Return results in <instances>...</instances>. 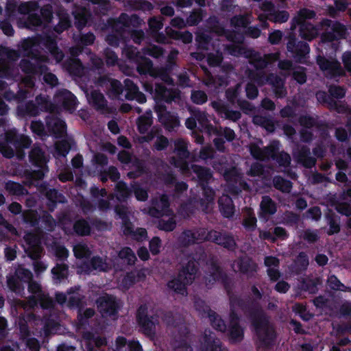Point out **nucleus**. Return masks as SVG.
<instances>
[{
	"instance_id": "4c0bfd02",
	"label": "nucleus",
	"mask_w": 351,
	"mask_h": 351,
	"mask_svg": "<svg viewBox=\"0 0 351 351\" xmlns=\"http://www.w3.org/2000/svg\"><path fill=\"white\" fill-rule=\"evenodd\" d=\"M167 34L170 38L182 41L185 45L190 44L192 42L193 35L188 30L182 32L180 30L167 29Z\"/></svg>"
},
{
	"instance_id": "e433bc0d",
	"label": "nucleus",
	"mask_w": 351,
	"mask_h": 351,
	"mask_svg": "<svg viewBox=\"0 0 351 351\" xmlns=\"http://www.w3.org/2000/svg\"><path fill=\"white\" fill-rule=\"evenodd\" d=\"M53 280L56 283H60L67 279L69 276V266L64 263H56V266L51 269Z\"/></svg>"
},
{
	"instance_id": "7ed1b4c3",
	"label": "nucleus",
	"mask_w": 351,
	"mask_h": 351,
	"mask_svg": "<svg viewBox=\"0 0 351 351\" xmlns=\"http://www.w3.org/2000/svg\"><path fill=\"white\" fill-rule=\"evenodd\" d=\"M29 161L37 169L24 170L25 184L29 186H37L38 182L43 179L45 173L49 171L47 166L49 159L46 153L39 146L34 145L29 153Z\"/></svg>"
},
{
	"instance_id": "f704fd0d",
	"label": "nucleus",
	"mask_w": 351,
	"mask_h": 351,
	"mask_svg": "<svg viewBox=\"0 0 351 351\" xmlns=\"http://www.w3.org/2000/svg\"><path fill=\"white\" fill-rule=\"evenodd\" d=\"M84 337L88 341L86 348L88 351H97L94 347L99 349L106 345V339L101 336H96L91 332H86L84 335Z\"/></svg>"
},
{
	"instance_id": "72a5a7b5",
	"label": "nucleus",
	"mask_w": 351,
	"mask_h": 351,
	"mask_svg": "<svg viewBox=\"0 0 351 351\" xmlns=\"http://www.w3.org/2000/svg\"><path fill=\"white\" fill-rule=\"evenodd\" d=\"M90 103L97 110L108 111L107 101L104 94L99 90H93L90 93Z\"/></svg>"
},
{
	"instance_id": "7c9ffc66",
	"label": "nucleus",
	"mask_w": 351,
	"mask_h": 351,
	"mask_svg": "<svg viewBox=\"0 0 351 351\" xmlns=\"http://www.w3.org/2000/svg\"><path fill=\"white\" fill-rule=\"evenodd\" d=\"M26 242L29 247L26 250V253L32 259L37 261L40 258L43 249L38 239L33 236L27 237Z\"/></svg>"
},
{
	"instance_id": "f257e3e1",
	"label": "nucleus",
	"mask_w": 351,
	"mask_h": 351,
	"mask_svg": "<svg viewBox=\"0 0 351 351\" xmlns=\"http://www.w3.org/2000/svg\"><path fill=\"white\" fill-rule=\"evenodd\" d=\"M251 293L254 296V301H250L245 304L241 303L240 306L250 315V321L261 346L271 348L276 339V332L270 323L269 316L260 304V301L263 300V293L255 285H252Z\"/></svg>"
},
{
	"instance_id": "f3484780",
	"label": "nucleus",
	"mask_w": 351,
	"mask_h": 351,
	"mask_svg": "<svg viewBox=\"0 0 351 351\" xmlns=\"http://www.w3.org/2000/svg\"><path fill=\"white\" fill-rule=\"evenodd\" d=\"M195 309L199 313L202 318L208 317L215 330L219 331V319H218L216 312L210 308L205 301L202 299L195 300Z\"/></svg>"
},
{
	"instance_id": "f8f14e48",
	"label": "nucleus",
	"mask_w": 351,
	"mask_h": 351,
	"mask_svg": "<svg viewBox=\"0 0 351 351\" xmlns=\"http://www.w3.org/2000/svg\"><path fill=\"white\" fill-rule=\"evenodd\" d=\"M223 178L228 183V191L234 195H239L242 189L249 187L247 183L242 179V177L236 168L226 170L223 173Z\"/></svg>"
},
{
	"instance_id": "13d9d810",
	"label": "nucleus",
	"mask_w": 351,
	"mask_h": 351,
	"mask_svg": "<svg viewBox=\"0 0 351 351\" xmlns=\"http://www.w3.org/2000/svg\"><path fill=\"white\" fill-rule=\"evenodd\" d=\"M13 64L6 59H0V77L10 79L14 75Z\"/></svg>"
},
{
	"instance_id": "37998d69",
	"label": "nucleus",
	"mask_w": 351,
	"mask_h": 351,
	"mask_svg": "<svg viewBox=\"0 0 351 351\" xmlns=\"http://www.w3.org/2000/svg\"><path fill=\"white\" fill-rule=\"evenodd\" d=\"M300 36L304 40L311 41L317 36V29L312 23L298 25Z\"/></svg>"
},
{
	"instance_id": "58836bf2",
	"label": "nucleus",
	"mask_w": 351,
	"mask_h": 351,
	"mask_svg": "<svg viewBox=\"0 0 351 351\" xmlns=\"http://www.w3.org/2000/svg\"><path fill=\"white\" fill-rule=\"evenodd\" d=\"M152 124L153 120L151 111L140 116L136 120L137 130L141 134H146Z\"/></svg>"
},
{
	"instance_id": "49530a36",
	"label": "nucleus",
	"mask_w": 351,
	"mask_h": 351,
	"mask_svg": "<svg viewBox=\"0 0 351 351\" xmlns=\"http://www.w3.org/2000/svg\"><path fill=\"white\" fill-rule=\"evenodd\" d=\"M134 63L136 64V70L140 75H147L152 71V60L143 55Z\"/></svg>"
},
{
	"instance_id": "cd10ccee",
	"label": "nucleus",
	"mask_w": 351,
	"mask_h": 351,
	"mask_svg": "<svg viewBox=\"0 0 351 351\" xmlns=\"http://www.w3.org/2000/svg\"><path fill=\"white\" fill-rule=\"evenodd\" d=\"M84 267L88 271L93 270L106 271L108 268L106 258L99 255L92 256L89 261L84 263Z\"/></svg>"
},
{
	"instance_id": "c9c22d12",
	"label": "nucleus",
	"mask_w": 351,
	"mask_h": 351,
	"mask_svg": "<svg viewBox=\"0 0 351 351\" xmlns=\"http://www.w3.org/2000/svg\"><path fill=\"white\" fill-rule=\"evenodd\" d=\"M4 189L10 195L23 196L28 193L27 189L25 186L12 180L5 182Z\"/></svg>"
},
{
	"instance_id": "5fc2aeb1",
	"label": "nucleus",
	"mask_w": 351,
	"mask_h": 351,
	"mask_svg": "<svg viewBox=\"0 0 351 351\" xmlns=\"http://www.w3.org/2000/svg\"><path fill=\"white\" fill-rule=\"evenodd\" d=\"M122 55L129 62L134 63L142 56L137 47L130 45H125L122 49Z\"/></svg>"
},
{
	"instance_id": "2f4dec72",
	"label": "nucleus",
	"mask_w": 351,
	"mask_h": 351,
	"mask_svg": "<svg viewBox=\"0 0 351 351\" xmlns=\"http://www.w3.org/2000/svg\"><path fill=\"white\" fill-rule=\"evenodd\" d=\"M153 207L150 208L151 214L153 216L162 215V213L166 211L170 206L168 195L166 194L160 195L158 199L153 202Z\"/></svg>"
},
{
	"instance_id": "aec40b11",
	"label": "nucleus",
	"mask_w": 351,
	"mask_h": 351,
	"mask_svg": "<svg viewBox=\"0 0 351 351\" xmlns=\"http://www.w3.org/2000/svg\"><path fill=\"white\" fill-rule=\"evenodd\" d=\"M19 66L23 73L30 75H41L49 69L46 64L34 63L28 59L21 60Z\"/></svg>"
},
{
	"instance_id": "052dcab7",
	"label": "nucleus",
	"mask_w": 351,
	"mask_h": 351,
	"mask_svg": "<svg viewBox=\"0 0 351 351\" xmlns=\"http://www.w3.org/2000/svg\"><path fill=\"white\" fill-rule=\"evenodd\" d=\"M22 218L26 224H28L34 228H36L38 226L40 220L38 213L33 210H27L23 212Z\"/></svg>"
},
{
	"instance_id": "603ef678",
	"label": "nucleus",
	"mask_w": 351,
	"mask_h": 351,
	"mask_svg": "<svg viewBox=\"0 0 351 351\" xmlns=\"http://www.w3.org/2000/svg\"><path fill=\"white\" fill-rule=\"evenodd\" d=\"M35 101V104L39 108V112L40 111L51 112L55 110V104L52 103L46 96L38 95L36 97Z\"/></svg>"
},
{
	"instance_id": "1a4fd4ad",
	"label": "nucleus",
	"mask_w": 351,
	"mask_h": 351,
	"mask_svg": "<svg viewBox=\"0 0 351 351\" xmlns=\"http://www.w3.org/2000/svg\"><path fill=\"white\" fill-rule=\"evenodd\" d=\"M136 322L141 332L147 337H152L156 333L157 317L148 315V306L146 304H141L136 311Z\"/></svg>"
},
{
	"instance_id": "dca6fc26",
	"label": "nucleus",
	"mask_w": 351,
	"mask_h": 351,
	"mask_svg": "<svg viewBox=\"0 0 351 351\" xmlns=\"http://www.w3.org/2000/svg\"><path fill=\"white\" fill-rule=\"evenodd\" d=\"M154 110L157 114L158 121L167 129H173L179 125V119L167 110L166 105L154 106Z\"/></svg>"
},
{
	"instance_id": "0e129e2a",
	"label": "nucleus",
	"mask_w": 351,
	"mask_h": 351,
	"mask_svg": "<svg viewBox=\"0 0 351 351\" xmlns=\"http://www.w3.org/2000/svg\"><path fill=\"white\" fill-rule=\"evenodd\" d=\"M308 266V256L306 252L302 251L299 252L296 258H295V271L301 273L304 271Z\"/></svg>"
},
{
	"instance_id": "bf43d9fd",
	"label": "nucleus",
	"mask_w": 351,
	"mask_h": 351,
	"mask_svg": "<svg viewBox=\"0 0 351 351\" xmlns=\"http://www.w3.org/2000/svg\"><path fill=\"white\" fill-rule=\"evenodd\" d=\"M251 21L246 14H236L230 19V25L236 29L238 28H243L244 29L247 27Z\"/></svg>"
},
{
	"instance_id": "6ab92c4d",
	"label": "nucleus",
	"mask_w": 351,
	"mask_h": 351,
	"mask_svg": "<svg viewBox=\"0 0 351 351\" xmlns=\"http://www.w3.org/2000/svg\"><path fill=\"white\" fill-rule=\"evenodd\" d=\"M99 82L101 86H106L107 95L111 99L118 98L123 93V86L119 80L101 77L99 79Z\"/></svg>"
},
{
	"instance_id": "9d476101",
	"label": "nucleus",
	"mask_w": 351,
	"mask_h": 351,
	"mask_svg": "<svg viewBox=\"0 0 351 351\" xmlns=\"http://www.w3.org/2000/svg\"><path fill=\"white\" fill-rule=\"evenodd\" d=\"M287 38V49L290 56L297 62H303L310 51L308 44L299 40L293 32H289Z\"/></svg>"
},
{
	"instance_id": "5701e85b",
	"label": "nucleus",
	"mask_w": 351,
	"mask_h": 351,
	"mask_svg": "<svg viewBox=\"0 0 351 351\" xmlns=\"http://www.w3.org/2000/svg\"><path fill=\"white\" fill-rule=\"evenodd\" d=\"M252 49L243 46V44H226L223 45V53L236 58L250 57Z\"/></svg>"
},
{
	"instance_id": "c756f323",
	"label": "nucleus",
	"mask_w": 351,
	"mask_h": 351,
	"mask_svg": "<svg viewBox=\"0 0 351 351\" xmlns=\"http://www.w3.org/2000/svg\"><path fill=\"white\" fill-rule=\"evenodd\" d=\"M316 98L319 103L328 107V109L335 110L338 112H341L342 106L332 98L329 93L319 91L316 93Z\"/></svg>"
},
{
	"instance_id": "6e6552de",
	"label": "nucleus",
	"mask_w": 351,
	"mask_h": 351,
	"mask_svg": "<svg viewBox=\"0 0 351 351\" xmlns=\"http://www.w3.org/2000/svg\"><path fill=\"white\" fill-rule=\"evenodd\" d=\"M322 27L329 28L322 32L321 40L323 43H332L344 38L347 34V27L337 21L324 19L320 22Z\"/></svg>"
},
{
	"instance_id": "a19ab883",
	"label": "nucleus",
	"mask_w": 351,
	"mask_h": 351,
	"mask_svg": "<svg viewBox=\"0 0 351 351\" xmlns=\"http://www.w3.org/2000/svg\"><path fill=\"white\" fill-rule=\"evenodd\" d=\"M73 232L78 237H87L91 232V228L87 220L81 218L76 219L73 225Z\"/></svg>"
},
{
	"instance_id": "ddd939ff",
	"label": "nucleus",
	"mask_w": 351,
	"mask_h": 351,
	"mask_svg": "<svg viewBox=\"0 0 351 351\" xmlns=\"http://www.w3.org/2000/svg\"><path fill=\"white\" fill-rule=\"evenodd\" d=\"M317 64L325 75L330 78L339 77L343 75L340 62L337 59H328L323 56L317 57Z\"/></svg>"
},
{
	"instance_id": "412c9836",
	"label": "nucleus",
	"mask_w": 351,
	"mask_h": 351,
	"mask_svg": "<svg viewBox=\"0 0 351 351\" xmlns=\"http://www.w3.org/2000/svg\"><path fill=\"white\" fill-rule=\"evenodd\" d=\"M276 210L277 206L270 196H263L262 201L260 203L259 219L267 221L270 216L274 215L276 213Z\"/></svg>"
},
{
	"instance_id": "20e7f679",
	"label": "nucleus",
	"mask_w": 351,
	"mask_h": 351,
	"mask_svg": "<svg viewBox=\"0 0 351 351\" xmlns=\"http://www.w3.org/2000/svg\"><path fill=\"white\" fill-rule=\"evenodd\" d=\"M32 140L24 134H20L16 129L12 128L5 132L4 141L0 143V152L3 156L10 158L15 151L20 156H24L23 150L31 146Z\"/></svg>"
},
{
	"instance_id": "bb28decb",
	"label": "nucleus",
	"mask_w": 351,
	"mask_h": 351,
	"mask_svg": "<svg viewBox=\"0 0 351 351\" xmlns=\"http://www.w3.org/2000/svg\"><path fill=\"white\" fill-rule=\"evenodd\" d=\"M316 16V12L314 10L307 8L301 9L298 14V16L291 19V30H294L298 27V25L302 23H310L307 22V19H313Z\"/></svg>"
},
{
	"instance_id": "a878e982",
	"label": "nucleus",
	"mask_w": 351,
	"mask_h": 351,
	"mask_svg": "<svg viewBox=\"0 0 351 351\" xmlns=\"http://www.w3.org/2000/svg\"><path fill=\"white\" fill-rule=\"evenodd\" d=\"M17 114L22 118L36 117L39 114V108L33 101L20 104L16 108Z\"/></svg>"
},
{
	"instance_id": "09e8293b",
	"label": "nucleus",
	"mask_w": 351,
	"mask_h": 351,
	"mask_svg": "<svg viewBox=\"0 0 351 351\" xmlns=\"http://www.w3.org/2000/svg\"><path fill=\"white\" fill-rule=\"evenodd\" d=\"M35 47L36 40L32 38L24 40L22 43L24 56L32 59H36L38 56V51L35 49Z\"/></svg>"
},
{
	"instance_id": "c03bdc74",
	"label": "nucleus",
	"mask_w": 351,
	"mask_h": 351,
	"mask_svg": "<svg viewBox=\"0 0 351 351\" xmlns=\"http://www.w3.org/2000/svg\"><path fill=\"white\" fill-rule=\"evenodd\" d=\"M252 53L250 57L245 58L249 59L250 64L256 70H263L268 65V61L266 58L261 56L260 53L252 49Z\"/></svg>"
},
{
	"instance_id": "2eb2a0df",
	"label": "nucleus",
	"mask_w": 351,
	"mask_h": 351,
	"mask_svg": "<svg viewBox=\"0 0 351 351\" xmlns=\"http://www.w3.org/2000/svg\"><path fill=\"white\" fill-rule=\"evenodd\" d=\"M45 126H47V134L55 138L64 137L66 134V123L64 121L54 116L45 117Z\"/></svg>"
},
{
	"instance_id": "e2e57ef3",
	"label": "nucleus",
	"mask_w": 351,
	"mask_h": 351,
	"mask_svg": "<svg viewBox=\"0 0 351 351\" xmlns=\"http://www.w3.org/2000/svg\"><path fill=\"white\" fill-rule=\"evenodd\" d=\"M206 14L202 8L195 9L186 18V24L189 26H196L202 21Z\"/></svg>"
},
{
	"instance_id": "4468645a",
	"label": "nucleus",
	"mask_w": 351,
	"mask_h": 351,
	"mask_svg": "<svg viewBox=\"0 0 351 351\" xmlns=\"http://www.w3.org/2000/svg\"><path fill=\"white\" fill-rule=\"evenodd\" d=\"M53 99L56 105L62 109L72 112L76 108V97L66 89H62L56 92Z\"/></svg>"
},
{
	"instance_id": "864d4df0",
	"label": "nucleus",
	"mask_w": 351,
	"mask_h": 351,
	"mask_svg": "<svg viewBox=\"0 0 351 351\" xmlns=\"http://www.w3.org/2000/svg\"><path fill=\"white\" fill-rule=\"evenodd\" d=\"M197 240V234L191 230H184L181 235L178 237V243L184 247H187L194 244Z\"/></svg>"
},
{
	"instance_id": "79ce46f5",
	"label": "nucleus",
	"mask_w": 351,
	"mask_h": 351,
	"mask_svg": "<svg viewBox=\"0 0 351 351\" xmlns=\"http://www.w3.org/2000/svg\"><path fill=\"white\" fill-rule=\"evenodd\" d=\"M192 169L193 172L197 174L199 186L208 185L212 177L210 169L199 165H193Z\"/></svg>"
},
{
	"instance_id": "338daca9",
	"label": "nucleus",
	"mask_w": 351,
	"mask_h": 351,
	"mask_svg": "<svg viewBox=\"0 0 351 351\" xmlns=\"http://www.w3.org/2000/svg\"><path fill=\"white\" fill-rule=\"evenodd\" d=\"M38 8L39 5L36 1L22 2L19 5L18 12L27 16L33 12H36Z\"/></svg>"
},
{
	"instance_id": "4d7b16f0",
	"label": "nucleus",
	"mask_w": 351,
	"mask_h": 351,
	"mask_svg": "<svg viewBox=\"0 0 351 351\" xmlns=\"http://www.w3.org/2000/svg\"><path fill=\"white\" fill-rule=\"evenodd\" d=\"M273 186L283 193H289L292 189V182L281 176H275L273 178Z\"/></svg>"
},
{
	"instance_id": "423d86ee",
	"label": "nucleus",
	"mask_w": 351,
	"mask_h": 351,
	"mask_svg": "<svg viewBox=\"0 0 351 351\" xmlns=\"http://www.w3.org/2000/svg\"><path fill=\"white\" fill-rule=\"evenodd\" d=\"M145 92L150 93L155 102L154 106L170 104L176 98L180 97V92L176 89L167 88L162 83L149 84L144 85Z\"/></svg>"
},
{
	"instance_id": "ea45409f",
	"label": "nucleus",
	"mask_w": 351,
	"mask_h": 351,
	"mask_svg": "<svg viewBox=\"0 0 351 351\" xmlns=\"http://www.w3.org/2000/svg\"><path fill=\"white\" fill-rule=\"evenodd\" d=\"M95 315V311L92 308H87L82 311V310L77 311V328L85 329L89 324L88 319L93 317Z\"/></svg>"
},
{
	"instance_id": "473e14b6",
	"label": "nucleus",
	"mask_w": 351,
	"mask_h": 351,
	"mask_svg": "<svg viewBox=\"0 0 351 351\" xmlns=\"http://www.w3.org/2000/svg\"><path fill=\"white\" fill-rule=\"evenodd\" d=\"M235 213V206L232 199L228 195L221 196V215L226 219H232Z\"/></svg>"
},
{
	"instance_id": "de8ad7c7",
	"label": "nucleus",
	"mask_w": 351,
	"mask_h": 351,
	"mask_svg": "<svg viewBox=\"0 0 351 351\" xmlns=\"http://www.w3.org/2000/svg\"><path fill=\"white\" fill-rule=\"evenodd\" d=\"M93 5V12L97 16H106L111 9V4L109 0H97Z\"/></svg>"
},
{
	"instance_id": "6e6d98bb",
	"label": "nucleus",
	"mask_w": 351,
	"mask_h": 351,
	"mask_svg": "<svg viewBox=\"0 0 351 351\" xmlns=\"http://www.w3.org/2000/svg\"><path fill=\"white\" fill-rule=\"evenodd\" d=\"M191 116L194 117L197 122L204 130H209L211 125L208 120L207 114L205 111H202L199 108H193L191 110Z\"/></svg>"
},
{
	"instance_id": "a211bd4d",
	"label": "nucleus",
	"mask_w": 351,
	"mask_h": 351,
	"mask_svg": "<svg viewBox=\"0 0 351 351\" xmlns=\"http://www.w3.org/2000/svg\"><path fill=\"white\" fill-rule=\"evenodd\" d=\"M293 156L299 164L307 169L315 165L316 159L311 156L310 149L306 145H302L293 150Z\"/></svg>"
},
{
	"instance_id": "a18cd8bd",
	"label": "nucleus",
	"mask_w": 351,
	"mask_h": 351,
	"mask_svg": "<svg viewBox=\"0 0 351 351\" xmlns=\"http://www.w3.org/2000/svg\"><path fill=\"white\" fill-rule=\"evenodd\" d=\"M326 219L328 221L329 229L326 230V234L335 235L340 232V218L335 213H328L326 215Z\"/></svg>"
},
{
	"instance_id": "9b49d317",
	"label": "nucleus",
	"mask_w": 351,
	"mask_h": 351,
	"mask_svg": "<svg viewBox=\"0 0 351 351\" xmlns=\"http://www.w3.org/2000/svg\"><path fill=\"white\" fill-rule=\"evenodd\" d=\"M98 310L104 317H117L121 308V302L116 296L104 294L96 300Z\"/></svg>"
},
{
	"instance_id": "c85d7f7f",
	"label": "nucleus",
	"mask_w": 351,
	"mask_h": 351,
	"mask_svg": "<svg viewBox=\"0 0 351 351\" xmlns=\"http://www.w3.org/2000/svg\"><path fill=\"white\" fill-rule=\"evenodd\" d=\"M73 14L75 28L82 30L86 26L90 13L85 8H78L75 9Z\"/></svg>"
},
{
	"instance_id": "0eeeda50",
	"label": "nucleus",
	"mask_w": 351,
	"mask_h": 351,
	"mask_svg": "<svg viewBox=\"0 0 351 351\" xmlns=\"http://www.w3.org/2000/svg\"><path fill=\"white\" fill-rule=\"evenodd\" d=\"M105 27L109 31L106 36L108 45L118 47L120 43L125 42L126 34H128L127 27L125 23L120 19V15L117 18H108Z\"/></svg>"
},
{
	"instance_id": "8fccbe9b",
	"label": "nucleus",
	"mask_w": 351,
	"mask_h": 351,
	"mask_svg": "<svg viewBox=\"0 0 351 351\" xmlns=\"http://www.w3.org/2000/svg\"><path fill=\"white\" fill-rule=\"evenodd\" d=\"M24 26L29 29H37L38 28L45 27L41 21L40 16L36 12L29 14L27 16L24 21Z\"/></svg>"
},
{
	"instance_id": "39448f33",
	"label": "nucleus",
	"mask_w": 351,
	"mask_h": 351,
	"mask_svg": "<svg viewBox=\"0 0 351 351\" xmlns=\"http://www.w3.org/2000/svg\"><path fill=\"white\" fill-rule=\"evenodd\" d=\"M198 270L199 263L193 258H190L178 271V275L167 282L168 289L177 294L186 295V285L193 283Z\"/></svg>"
},
{
	"instance_id": "4be33fe9",
	"label": "nucleus",
	"mask_w": 351,
	"mask_h": 351,
	"mask_svg": "<svg viewBox=\"0 0 351 351\" xmlns=\"http://www.w3.org/2000/svg\"><path fill=\"white\" fill-rule=\"evenodd\" d=\"M125 87L127 90L125 98L128 100L135 99L138 103L143 104L146 103V95L142 92L139 91L138 86L134 82L127 78L124 80Z\"/></svg>"
},
{
	"instance_id": "680f3d73",
	"label": "nucleus",
	"mask_w": 351,
	"mask_h": 351,
	"mask_svg": "<svg viewBox=\"0 0 351 351\" xmlns=\"http://www.w3.org/2000/svg\"><path fill=\"white\" fill-rule=\"evenodd\" d=\"M320 285L319 278H306L301 282L302 290L311 294H315L318 291V285Z\"/></svg>"
},
{
	"instance_id": "393cba45",
	"label": "nucleus",
	"mask_w": 351,
	"mask_h": 351,
	"mask_svg": "<svg viewBox=\"0 0 351 351\" xmlns=\"http://www.w3.org/2000/svg\"><path fill=\"white\" fill-rule=\"evenodd\" d=\"M215 333L209 329L204 332L203 341L201 343L199 351H217L219 344L216 341Z\"/></svg>"
},
{
	"instance_id": "b1692460",
	"label": "nucleus",
	"mask_w": 351,
	"mask_h": 351,
	"mask_svg": "<svg viewBox=\"0 0 351 351\" xmlns=\"http://www.w3.org/2000/svg\"><path fill=\"white\" fill-rule=\"evenodd\" d=\"M40 193L45 195V198L49 202V205L53 207L57 204H63L66 201L64 195L54 188H49L46 185L40 186Z\"/></svg>"
},
{
	"instance_id": "3c124183",
	"label": "nucleus",
	"mask_w": 351,
	"mask_h": 351,
	"mask_svg": "<svg viewBox=\"0 0 351 351\" xmlns=\"http://www.w3.org/2000/svg\"><path fill=\"white\" fill-rule=\"evenodd\" d=\"M328 286L335 291L351 292V287L346 286L341 282L335 274H331L328 276Z\"/></svg>"
},
{
	"instance_id": "774afa93",
	"label": "nucleus",
	"mask_w": 351,
	"mask_h": 351,
	"mask_svg": "<svg viewBox=\"0 0 351 351\" xmlns=\"http://www.w3.org/2000/svg\"><path fill=\"white\" fill-rule=\"evenodd\" d=\"M211 40L210 35L204 32H198L196 35V38H195L197 48L203 50H208L209 49Z\"/></svg>"
},
{
	"instance_id": "f03ea898",
	"label": "nucleus",
	"mask_w": 351,
	"mask_h": 351,
	"mask_svg": "<svg viewBox=\"0 0 351 351\" xmlns=\"http://www.w3.org/2000/svg\"><path fill=\"white\" fill-rule=\"evenodd\" d=\"M230 315L229 324H228V337L232 343H238L242 341L244 337V329L241 326V316L238 313L240 311L244 316L250 319V315L242 309L240 304H249L250 301H254V296L252 294L235 295L230 294Z\"/></svg>"
},
{
	"instance_id": "69168bd1",
	"label": "nucleus",
	"mask_w": 351,
	"mask_h": 351,
	"mask_svg": "<svg viewBox=\"0 0 351 351\" xmlns=\"http://www.w3.org/2000/svg\"><path fill=\"white\" fill-rule=\"evenodd\" d=\"M6 283L8 289L16 294L21 293L24 289L23 282L14 275L7 276Z\"/></svg>"
}]
</instances>
